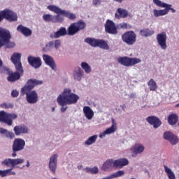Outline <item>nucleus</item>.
Returning <instances> with one entry per match:
<instances>
[{"instance_id":"obj_14","label":"nucleus","mask_w":179,"mask_h":179,"mask_svg":"<svg viewBox=\"0 0 179 179\" xmlns=\"http://www.w3.org/2000/svg\"><path fill=\"white\" fill-rule=\"evenodd\" d=\"M25 146L26 141L23 138H15L12 145L13 152H22V150H24Z\"/></svg>"},{"instance_id":"obj_37","label":"nucleus","mask_w":179,"mask_h":179,"mask_svg":"<svg viewBox=\"0 0 179 179\" xmlns=\"http://www.w3.org/2000/svg\"><path fill=\"white\" fill-rule=\"evenodd\" d=\"M7 176H16V172L12 171V169L0 170V177H7Z\"/></svg>"},{"instance_id":"obj_42","label":"nucleus","mask_w":179,"mask_h":179,"mask_svg":"<svg viewBox=\"0 0 179 179\" xmlns=\"http://www.w3.org/2000/svg\"><path fill=\"white\" fill-rule=\"evenodd\" d=\"M85 43L91 45V47H97L99 39L92 38H87L85 39Z\"/></svg>"},{"instance_id":"obj_50","label":"nucleus","mask_w":179,"mask_h":179,"mask_svg":"<svg viewBox=\"0 0 179 179\" xmlns=\"http://www.w3.org/2000/svg\"><path fill=\"white\" fill-rule=\"evenodd\" d=\"M52 47H54V42L50 41L48 43L45 45L44 50L45 51H50V50H51Z\"/></svg>"},{"instance_id":"obj_52","label":"nucleus","mask_w":179,"mask_h":179,"mask_svg":"<svg viewBox=\"0 0 179 179\" xmlns=\"http://www.w3.org/2000/svg\"><path fill=\"white\" fill-rule=\"evenodd\" d=\"M128 24L127 22L120 23L117 25L118 29H127Z\"/></svg>"},{"instance_id":"obj_46","label":"nucleus","mask_w":179,"mask_h":179,"mask_svg":"<svg viewBox=\"0 0 179 179\" xmlns=\"http://www.w3.org/2000/svg\"><path fill=\"white\" fill-rule=\"evenodd\" d=\"M152 2L155 6H158L159 8H165L167 5V3L163 2L161 0H152Z\"/></svg>"},{"instance_id":"obj_31","label":"nucleus","mask_w":179,"mask_h":179,"mask_svg":"<svg viewBox=\"0 0 179 179\" xmlns=\"http://www.w3.org/2000/svg\"><path fill=\"white\" fill-rule=\"evenodd\" d=\"M98 138L99 136L97 134L91 136L88 138H87V140L84 142V145L85 146H92V145H94V143L97 142Z\"/></svg>"},{"instance_id":"obj_4","label":"nucleus","mask_w":179,"mask_h":179,"mask_svg":"<svg viewBox=\"0 0 179 179\" xmlns=\"http://www.w3.org/2000/svg\"><path fill=\"white\" fill-rule=\"evenodd\" d=\"M117 62L124 66H134L141 64L142 60L137 57H122L117 59Z\"/></svg>"},{"instance_id":"obj_3","label":"nucleus","mask_w":179,"mask_h":179,"mask_svg":"<svg viewBox=\"0 0 179 179\" xmlns=\"http://www.w3.org/2000/svg\"><path fill=\"white\" fill-rule=\"evenodd\" d=\"M47 8L50 12H54L56 15H62L64 16V17L69 19V20H75V19H76V15L75 13H71L66 10H62L55 5H49Z\"/></svg>"},{"instance_id":"obj_19","label":"nucleus","mask_w":179,"mask_h":179,"mask_svg":"<svg viewBox=\"0 0 179 179\" xmlns=\"http://www.w3.org/2000/svg\"><path fill=\"white\" fill-rule=\"evenodd\" d=\"M163 138L166 139V141H169L171 145H177V143H178V137L171 131H165Z\"/></svg>"},{"instance_id":"obj_35","label":"nucleus","mask_w":179,"mask_h":179,"mask_svg":"<svg viewBox=\"0 0 179 179\" xmlns=\"http://www.w3.org/2000/svg\"><path fill=\"white\" fill-rule=\"evenodd\" d=\"M16 118H17V114H16V113H7L6 121H7V122H10V124L9 123H6V125H8V127L12 126V124H13V120H16Z\"/></svg>"},{"instance_id":"obj_51","label":"nucleus","mask_w":179,"mask_h":179,"mask_svg":"<svg viewBox=\"0 0 179 179\" xmlns=\"http://www.w3.org/2000/svg\"><path fill=\"white\" fill-rule=\"evenodd\" d=\"M53 45L56 50H59L61 48V41L59 39H57L53 42Z\"/></svg>"},{"instance_id":"obj_40","label":"nucleus","mask_w":179,"mask_h":179,"mask_svg":"<svg viewBox=\"0 0 179 179\" xmlns=\"http://www.w3.org/2000/svg\"><path fill=\"white\" fill-rule=\"evenodd\" d=\"M80 66L85 73L89 74L92 72V66L87 62H81Z\"/></svg>"},{"instance_id":"obj_41","label":"nucleus","mask_w":179,"mask_h":179,"mask_svg":"<svg viewBox=\"0 0 179 179\" xmlns=\"http://www.w3.org/2000/svg\"><path fill=\"white\" fill-rule=\"evenodd\" d=\"M148 86L150 92H156L157 90V83L152 78L148 82Z\"/></svg>"},{"instance_id":"obj_45","label":"nucleus","mask_w":179,"mask_h":179,"mask_svg":"<svg viewBox=\"0 0 179 179\" xmlns=\"http://www.w3.org/2000/svg\"><path fill=\"white\" fill-rule=\"evenodd\" d=\"M86 173H90L91 174H98L99 173V167L94 166L92 168L87 167L85 168Z\"/></svg>"},{"instance_id":"obj_1","label":"nucleus","mask_w":179,"mask_h":179,"mask_svg":"<svg viewBox=\"0 0 179 179\" xmlns=\"http://www.w3.org/2000/svg\"><path fill=\"white\" fill-rule=\"evenodd\" d=\"M79 95L73 93L72 89L64 88L63 91L57 98V102L59 106H61L60 110L62 113H65L68 110V106L76 104L79 101Z\"/></svg>"},{"instance_id":"obj_11","label":"nucleus","mask_w":179,"mask_h":179,"mask_svg":"<svg viewBox=\"0 0 179 179\" xmlns=\"http://www.w3.org/2000/svg\"><path fill=\"white\" fill-rule=\"evenodd\" d=\"M43 80L36 79H30L27 80V85L24 86L21 89V92H30L31 90L34 89L35 86L38 85H43Z\"/></svg>"},{"instance_id":"obj_22","label":"nucleus","mask_w":179,"mask_h":179,"mask_svg":"<svg viewBox=\"0 0 179 179\" xmlns=\"http://www.w3.org/2000/svg\"><path fill=\"white\" fill-rule=\"evenodd\" d=\"M5 70L8 72L9 76L7 78V80L8 82H15V80H19L20 79V76L23 75V73H21L20 71H16L14 73H10L9 69L6 68Z\"/></svg>"},{"instance_id":"obj_30","label":"nucleus","mask_w":179,"mask_h":179,"mask_svg":"<svg viewBox=\"0 0 179 179\" xmlns=\"http://www.w3.org/2000/svg\"><path fill=\"white\" fill-rule=\"evenodd\" d=\"M111 167H114V159H107L103 164H102V166L101 167V170L102 171H107V170H109V169H111Z\"/></svg>"},{"instance_id":"obj_26","label":"nucleus","mask_w":179,"mask_h":179,"mask_svg":"<svg viewBox=\"0 0 179 179\" xmlns=\"http://www.w3.org/2000/svg\"><path fill=\"white\" fill-rule=\"evenodd\" d=\"M128 16H131L128 13V10L122 8H117L115 14V17L116 19H125L126 17H128Z\"/></svg>"},{"instance_id":"obj_55","label":"nucleus","mask_w":179,"mask_h":179,"mask_svg":"<svg viewBox=\"0 0 179 179\" xmlns=\"http://www.w3.org/2000/svg\"><path fill=\"white\" fill-rule=\"evenodd\" d=\"M100 3H101V1L100 0H93L92 1V5L94 6H97V5H100Z\"/></svg>"},{"instance_id":"obj_17","label":"nucleus","mask_w":179,"mask_h":179,"mask_svg":"<svg viewBox=\"0 0 179 179\" xmlns=\"http://www.w3.org/2000/svg\"><path fill=\"white\" fill-rule=\"evenodd\" d=\"M117 131V122L114 119H112V125L110 127L106 129L103 132L99 134L100 139H103V138H106V135H111V134H114Z\"/></svg>"},{"instance_id":"obj_34","label":"nucleus","mask_w":179,"mask_h":179,"mask_svg":"<svg viewBox=\"0 0 179 179\" xmlns=\"http://www.w3.org/2000/svg\"><path fill=\"white\" fill-rule=\"evenodd\" d=\"M164 171L169 179H176V173L171 170V169L169 168V166L164 165Z\"/></svg>"},{"instance_id":"obj_24","label":"nucleus","mask_w":179,"mask_h":179,"mask_svg":"<svg viewBox=\"0 0 179 179\" xmlns=\"http://www.w3.org/2000/svg\"><path fill=\"white\" fill-rule=\"evenodd\" d=\"M146 121L155 129L159 128V127L162 125V121H160V119L157 118L156 116H150L146 118Z\"/></svg>"},{"instance_id":"obj_43","label":"nucleus","mask_w":179,"mask_h":179,"mask_svg":"<svg viewBox=\"0 0 179 179\" xmlns=\"http://www.w3.org/2000/svg\"><path fill=\"white\" fill-rule=\"evenodd\" d=\"M8 113L4 110L0 111V122H3L4 124H10V122L6 121Z\"/></svg>"},{"instance_id":"obj_28","label":"nucleus","mask_w":179,"mask_h":179,"mask_svg":"<svg viewBox=\"0 0 179 179\" xmlns=\"http://www.w3.org/2000/svg\"><path fill=\"white\" fill-rule=\"evenodd\" d=\"M17 31L23 34L25 37H30L32 33L31 29L22 24L17 26Z\"/></svg>"},{"instance_id":"obj_6","label":"nucleus","mask_w":179,"mask_h":179,"mask_svg":"<svg viewBox=\"0 0 179 179\" xmlns=\"http://www.w3.org/2000/svg\"><path fill=\"white\" fill-rule=\"evenodd\" d=\"M23 163H24V159L23 158H6L1 162V165L4 167H12V169H15L16 166L23 164Z\"/></svg>"},{"instance_id":"obj_21","label":"nucleus","mask_w":179,"mask_h":179,"mask_svg":"<svg viewBox=\"0 0 179 179\" xmlns=\"http://www.w3.org/2000/svg\"><path fill=\"white\" fill-rule=\"evenodd\" d=\"M14 134L16 136H20L25 134H29V128L23 125H17L13 128Z\"/></svg>"},{"instance_id":"obj_27","label":"nucleus","mask_w":179,"mask_h":179,"mask_svg":"<svg viewBox=\"0 0 179 179\" xmlns=\"http://www.w3.org/2000/svg\"><path fill=\"white\" fill-rule=\"evenodd\" d=\"M68 32L65 27H61L57 31L53 32L50 34L51 38H59V37H64L66 36Z\"/></svg>"},{"instance_id":"obj_38","label":"nucleus","mask_w":179,"mask_h":179,"mask_svg":"<svg viewBox=\"0 0 179 179\" xmlns=\"http://www.w3.org/2000/svg\"><path fill=\"white\" fill-rule=\"evenodd\" d=\"M153 14L155 17H160V16H166L167 15V10L165 9H154Z\"/></svg>"},{"instance_id":"obj_25","label":"nucleus","mask_w":179,"mask_h":179,"mask_svg":"<svg viewBox=\"0 0 179 179\" xmlns=\"http://www.w3.org/2000/svg\"><path fill=\"white\" fill-rule=\"evenodd\" d=\"M128 164H129V161L127 158H120L114 160V167L117 169H122V167H125Z\"/></svg>"},{"instance_id":"obj_53","label":"nucleus","mask_w":179,"mask_h":179,"mask_svg":"<svg viewBox=\"0 0 179 179\" xmlns=\"http://www.w3.org/2000/svg\"><path fill=\"white\" fill-rule=\"evenodd\" d=\"M12 97H17L19 96V91L14 90L11 92Z\"/></svg>"},{"instance_id":"obj_5","label":"nucleus","mask_w":179,"mask_h":179,"mask_svg":"<svg viewBox=\"0 0 179 179\" xmlns=\"http://www.w3.org/2000/svg\"><path fill=\"white\" fill-rule=\"evenodd\" d=\"M86 27V24L82 21L78 22L72 23L68 27L67 34L68 36H75L76 33L80 31V30H83Z\"/></svg>"},{"instance_id":"obj_48","label":"nucleus","mask_w":179,"mask_h":179,"mask_svg":"<svg viewBox=\"0 0 179 179\" xmlns=\"http://www.w3.org/2000/svg\"><path fill=\"white\" fill-rule=\"evenodd\" d=\"M53 18H54V16L50 14H45L43 16V20H45V22H52Z\"/></svg>"},{"instance_id":"obj_54","label":"nucleus","mask_w":179,"mask_h":179,"mask_svg":"<svg viewBox=\"0 0 179 179\" xmlns=\"http://www.w3.org/2000/svg\"><path fill=\"white\" fill-rule=\"evenodd\" d=\"M59 15L61 14H57V15L55 16L57 22H64V18H62Z\"/></svg>"},{"instance_id":"obj_33","label":"nucleus","mask_w":179,"mask_h":179,"mask_svg":"<svg viewBox=\"0 0 179 179\" xmlns=\"http://www.w3.org/2000/svg\"><path fill=\"white\" fill-rule=\"evenodd\" d=\"M0 134L6 135V138H8V139H13L15 138V134H13V132L9 131L8 129H3V127H0Z\"/></svg>"},{"instance_id":"obj_16","label":"nucleus","mask_w":179,"mask_h":179,"mask_svg":"<svg viewBox=\"0 0 179 179\" xmlns=\"http://www.w3.org/2000/svg\"><path fill=\"white\" fill-rule=\"evenodd\" d=\"M3 17L8 22H17V14L10 9H5L2 10Z\"/></svg>"},{"instance_id":"obj_56","label":"nucleus","mask_w":179,"mask_h":179,"mask_svg":"<svg viewBox=\"0 0 179 179\" xmlns=\"http://www.w3.org/2000/svg\"><path fill=\"white\" fill-rule=\"evenodd\" d=\"M129 97H130V99H135V97H136V93H131L129 95Z\"/></svg>"},{"instance_id":"obj_60","label":"nucleus","mask_w":179,"mask_h":179,"mask_svg":"<svg viewBox=\"0 0 179 179\" xmlns=\"http://www.w3.org/2000/svg\"><path fill=\"white\" fill-rule=\"evenodd\" d=\"M26 167H30V162H29V160L27 161Z\"/></svg>"},{"instance_id":"obj_7","label":"nucleus","mask_w":179,"mask_h":179,"mask_svg":"<svg viewBox=\"0 0 179 179\" xmlns=\"http://www.w3.org/2000/svg\"><path fill=\"white\" fill-rule=\"evenodd\" d=\"M122 40L127 45H134L136 43V34L134 31H128L122 35Z\"/></svg>"},{"instance_id":"obj_29","label":"nucleus","mask_w":179,"mask_h":179,"mask_svg":"<svg viewBox=\"0 0 179 179\" xmlns=\"http://www.w3.org/2000/svg\"><path fill=\"white\" fill-rule=\"evenodd\" d=\"M83 111L87 120H92L93 117H94V112H93V110L90 106H84Z\"/></svg>"},{"instance_id":"obj_62","label":"nucleus","mask_w":179,"mask_h":179,"mask_svg":"<svg viewBox=\"0 0 179 179\" xmlns=\"http://www.w3.org/2000/svg\"><path fill=\"white\" fill-rule=\"evenodd\" d=\"M52 111H55V108H52Z\"/></svg>"},{"instance_id":"obj_9","label":"nucleus","mask_w":179,"mask_h":179,"mask_svg":"<svg viewBox=\"0 0 179 179\" xmlns=\"http://www.w3.org/2000/svg\"><path fill=\"white\" fill-rule=\"evenodd\" d=\"M22 58V54L15 52L10 57V61L14 64L16 71L23 73V66H22V62L20 59Z\"/></svg>"},{"instance_id":"obj_18","label":"nucleus","mask_w":179,"mask_h":179,"mask_svg":"<svg viewBox=\"0 0 179 179\" xmlns=\"http://www.w3.org/2000/svg\"><path fill=\"white\" fill-rule=\"evenodd\" d=\"M27 61L29 65L35 68V69H38L41 66V59L40 57L29 56Z\"/></svg>"},{"instance_id":"obj_47","label":"nucleus","mask_w":179,"mask_h":179,"mask_svg":"<svg viewBox=\"0 0 179 179\" xmlns=\"http://www.w3.org/2000/svg\"><path fill=\"white\" fill-rule=\"evenodd\" d=\"M0 107L1 108L8 110L9 108H13V104L10 103H3L0 104Z\"/></svg>"},{"instance_id":"obj_49","label":"nucleus","mask_w":179,"mask_h":179,"mask_svg":"<svg viewBox=\"0 0 179 179\" xmlns=\"http://www.w3.org/2000/svg\"><path fill=\"white\" fill-rule=\"evenodd\" d=\"M171 4L166 3V6H165V9L167 11V14L169 13V10H171L172 13H176V9L172 8Z\"/></svg>"},{"instance_id":"obj_44","label":"nucleus","mask_w":179,"mask_h":179,"mask_svg":"<svg viewBox=\"0 0 179 179\" xmlns=\"http://www.w3.org/2000/svg\"><path fill=\"white\" fill-rule=\"evenodd\" d=\"M125 174L124 171H117L112 175L108 176L109 179L117 178V177H122Z\"/></svg>"},{"instance_id":"obj_36","label":"nucleus","mask_w":179,"mask_h":179,"mask_svg":"<svg viewBox=\"0 0 179 179\" xmlns=\"http://www.w3.org/2000/svg\"><path fill=\"white\" fill-rule=\"evenodd\" d=\"M178 122V116L176 114L169 115L168 117V122L169 125H176Z\"/></svg>"},{"instance_id":"obj_13","label":"nucleus","mask_w":179,"mask_h":179,"mask_svg":"<svg viewBox=\"0 0 179 179\" xmlns=\"http://www.w3.org/2000/svg\"><path fill=\"white\" fill-rule=\"evenodd\" d=\"M157 41L158 45L162 48V50L167 49V33L166 31H162L157 35Z\"/></svg>"},{"instance_id":"obj_32","label":"nucleus","mask_w":179,"mask_h":179,"mask_svg":"<svg viewBox=\"0 0 179 179\" xmlns=\"http://www.w3.org/2000/svg\"><path fill=\"white\" fill-rule=\"evenodd\" d=\"M155 34V31L148 28H143L140 30L141 37H150Z\"/></svg>"},{"instance_id":"obj_20","label":"nucleus","mask_w":179,"mask_h":179,"mask_svg":"<svg viewBox=\"0 0 179 179\" xmlns=\"http://www.w3.org/2000/svg\"><path fill=\"white\" fill-rule=\"evenodd\" d=\"M43 59L45 64L50 66L52 71H57V65L55 64V62L54 61V58H52V57L48 55H43Z\"/></svg>"},{"instance_id":"obj_39","label":"nucleus","mask_w":179,"mask_h":179,"mask_svg":"<svg viewBox=\"0 0 179 179\" xmlns=\"http://www.w3.org/2000/svg\"><path fill=\"white\" fill-rule=\"evenodd\" d=\"M97 47L101 50H110V46L108 45V43H107V41L101 39H98Z\"/></svg>"},{"instance_id":"obj_59","label":"nucleus","mask_w":179,"mask_h":179,"mask_svg":"<svg viewBox=\"0 0 179 179\" xmlns=\"http://www.w3.org/2000/svg\"><path fill=\"white\" fill-rule=\"evenodd\" d=\"M16 156H17V155L16 154V152H13L12 153V157H16Z\"/></svg>"},{"instance_id":"obj_15","label":"nucleus","mask_w":179,"mask_h":179,"mask_svg":"<svg viewBox=\"0 0 179 179\" xmlns=\"http://www.w3.org/2000/svg\"><path fill=\"white\" fill-rule=\"evenodd\" d=\"M105 31L108 34H117L118 27L113 20H107L105 23Z\"/></svg>"},{"instance_id":"obj_63","label":"nucleus","mask_w":179,"mask_h":179,"mask_svg":"<svg viewBox=\"0 0 179 179\" xmlns=\"http://www.w3.org/2000/svg\"><path fill=\"white\" fill-rule=\"evenodd\" d=\"M24 167V165L22 166V168Z\"/></svg>"},{"instance_id":"obj_2","label":"nucleus","mask_w":179,"mask_h":179,"mask_svg":"<svg viewBox=\"0 0 179 179\" xmlns=\"http://www.w3.org/2000/svg\"><path fill=\"white\" fill-rule=\"evenodd\" d=\"M6 45V48H13L15 43L10 42V33L6 29L0 27V48Z\"/></svg>"},{"instance_id":"obj_61","label":"nucleus","mask_w":179,"mask_h":179,"mask_svg":"<svg viewBox=\"0 0 179 179\" xmlns=\"http://www.w3.org/2000/svg\"><path fill=\"white\" fill-rule=\"evenodd\" d=\"M115 2H119L120 3H121V2H122V1L124 0H114Z\"/></svg>"},{"instance_id":"obj_23","label":"nucleus","mask_w":179,"mask_h":179,"mask_svg":"<svg viewBox=\"0 0 179 179\" xmlns=\"http://www.w3.org/2000/svg\"><path fill=\"white\" fill-rule=\"evenodd\" d=\"M85 76V71L80 69V67H77L74 69L73 73V78L74 80H76L77 82H80L82 79H83V77Z\"/></svg>"},{"instance_id":"obj_58","label":"nucleus","mask_w":179,"mask_h":179,"mask_svg":"<svg viewBox=\"0 0 179 179\" xmlns=\"http://www.w3.org/2000/svg\"><path fill=\"white\" fill-rule=\"evenodd\" d=\"M120 108L122 110V111H125V108H127V106L125 104L120 105Z\"/></svg>"},{"instance_id":"obj_8","label":"nucleus","mask_w":179,"mask_h":179,"mask_svg":"<svg viewBox=\"0 0 179 179\" xmlns=\"http://www.w3.org/2000/svg\"><path fill=\"white\" fill-rule=\"evenodd\" d=\"M21 94H26V100L29 104H36L38 101V94L36 90L21 92Z\"/></svg>"},{"instance_id":"obj_57","label":"nucleus","mask_w":179,"mask_h":179,"mask_svg":"<svg viewBox=\"0 0 179 179\" xmlns=\"http://www.w3.org/2000/svg\"><path fill=\"white\" fill-rule=\"evenodd\" d=\"M3 20V14L2 10L0 11V22Z\"/></svg>"},{"instance_id":"obj_10","label":"nucleus","mask_w":179,"mask_h":179,"mask_svg":"<svg viewBox=\"0 0 179 179\" xmlns=\"http://www.w3.org/2000/svg\"><path fill=\"white\" fill-rule=\"evenodd\" d=\"M145 145L141 143H135L130 148L131 157H137L138 155H142V153L145 152Z\"/></svg>"},{"instance_id":"obj_12","label":"nucleus","mask_w":179,"mask_h":179,"mask_svg":"<svg viewBox=\"0 0 179 179\" xmlns=\"http://www.w3.org/2000/svg\"><path fill=\"white\" fill-rule=\"evenodd\" d=\"M58 154H53L49 158L48 167L50 171L52 173V174H55L57 173V167L58 166Z\"/></svg>"}]
</instances>
